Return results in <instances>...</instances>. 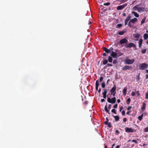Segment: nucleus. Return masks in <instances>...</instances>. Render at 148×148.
Wrapping results in <instances>:
<instances>
[{"label": "nucleus", "mask_w": 148, "mask_h": 148, "mask_svg": "<svg viewBox=\"0 0 148 148\" xmlns=\"http://www.w3.org/2000/svg\"><path fill=\"white\" fill-rule=\"evenodd\" d=\"M103 50L106 53H109L110 51V50L108 49L105 47H103Z\"/></svg>", "instance_id": "aec40b11"}, {"label": "nucleus", "mask_w": 148, "mask_h": 148, "mask_svg": "<svg viewBox=\"0 0 148 148\" xmlns=\"http://www.w3.org/2000/svg\"><path fill=\"white\" fill-rule=\"evenodd\" d=\"M88 103V101H85L84 102V104H87Z\"/></svg>", "instance_id": "864d4df0"}, {"label": "nucleus", "mask_w": 148, "mask_h": 148, "mask_svg": "<svg viewBox=\"0 0 148 148\" xmlns=\"http://www.w3.org/2000/svg\"><path fill=\"white\" fill-rule=\"evenodd\" d=\"M146 51L147 49H144L142 50L141 52V53L143 54L145 53L146 52Z\"/></svg>", "instance_id": "f704fd0d"}, {"label": "nucleus", "mask_w": 148, "mask_h": 148, "mask_svg": "<svg viewBox=\"0 0 148 148\" xmlns=\"http://www.w3.org/2000/svg\"><path fill=\"white\" fill-rule=\"evenodd\" d=\"M143 38L144 40H146L148 38V34H145L143 35Z\"/></svg>", "instance_id": "b1692460"}, {"label": "nucleus", "mask_w": 148, "mask_h": 148, "mask_svg": "<svg viewBox=\"0 0 148 148\" xmlns=\"http://www.w3.org/2000/svg\"><path fill=\"white\" fill-rule=\"evenodd\" d=\"M107 104L106 105L104 109L105 111L108 114H110V113L109 112V110L107 109Z\"/></svg>", "instance_id": "4be33fe9"}, {"label": "nucleus", "mask_w": 148, "mask_h": 148, "mask_svg": "<svg viewBox=\"0 0 148 148\" xmlns=\"http://www.w3.org/2000/svg\"><path fill=\"white\" fill-rule=\"evenodd\" d=\"M101 91V88H99V90H98V92L99 93H100Z\"/></svg>", "instance_id": "680f3d73"}, {"label": "nucleus", "mask_w": 148, "mask_h": 148, "mask_svg": "<svg viewBox=\"0 0 148 148\" xmlns=\"http://www.w3.org/2000/svg\"><path fill=\"white\" fill-rule=\"evenodd\" d=\"M136 93L138 96H139L140 95V94L138 91H136Z\"/></svg>", "instance_id": "49530a36"}, {"label": "nucleus", "mask_w": 148, "mask_h": 148, "mask_svg": "<svg viewBox=\"0 0 148 148\" xmlns=\"http://www.w3.org/2000/svg\"><path fill=\"white\" fill-rule=\"evenodd\" d=\"M111 107V105L110 104L108 107V109L110 110Z\"/></svg>", "instance_id": "603ef678"}, {"label": "nucleus", "mask_w": 148, "mask_h": 148, "mask_svg": "<svg viewBox=\"0 0 148 148\" xmlns=\"http://www.w3.org/2000/svg\"><path fill=\"white\" fill-rule=\"evenodd\" d=\"M118 105L117 104H115L113 106V108H116L117 107Z\"/></svg>", "instance_id": "c03bdc74"}, {"label": "nucleus", "mask_w": 148, "mask_h": 148, "mask_svg": "<svg viewBox=\"0 0 148 148\" xmlns=\"http://www.w3.org/2000/svg\"><path fill=\"white\" fill-rule=\"evenodd\" d=\"M123 109V106H122L121 107H120V110H119V111L120 112H121V110Z\"/></svg>", "instance_id": "5fc2aeb1"}, {"label": "nucleus", "mask_w": 148, "mask_h": 148, "mask_svg": "<svg viewBox=\"0 0 148 148\" xmlns=\"http://www.w3.org/2000/svg\"><path fill=\"white\" fill-rule=\"evenodd\" d=\"M105 86V83L104 82H103L101 84V87L103 88H104Z\"/></svg>", "instance_id": "72a5a7b5"}, {"label": "nucleus", "mask_w": 148, "mask_h": 148, "mask_svg": "<svg viewBox=\"0 0 148 148\" xmlns=\"http://www.w3.org/2000/svg\"><path fill=\"white\" fill-rule=\"evenodd\" d=\"M120 147V146H119V145H117L116 147V148H119V147Z\"/></svg>", "instance_id": "338daca9"}, {"label": "nucleus", "mask_w": 148, "mask_h": 148, "mask_svg": "<svg viewBox=\"0 0 148 148\" xmlns=\"http://www.w3.org/2000/svg\"><path fill=\"white\" fill-rule=\"evenodd\" d=\"M108 62H109L111 63L112 62V58L111 57L109 56L108 57Z\"/></svg>", "instance_id": "cd10ccee"}, {"label": "nucleus", "mask_w": 148, "mask_h": 148, "mask_svg": "<svg viewBox=\"0 0 148 148\" xmlns=\"http://www.w3.org/2000/svg\"><path fill=\"white\" fill-rule=\"evenodd\" d=\"M132 14H133L134 16L136 17H138L139 16V14L136 12H132Z\"/></svg>", "instance_id": "5701e85b"}, {"label": "nucleus", "mask_w": 148, "mask_h": 148, "mask_svg": "<svg viewBox=\"0 0 148 148\" xmlns=\"http://www.w3.org/2000/svg\"><path fill=\"white\" fill-rule=\"evenodd\" d=\"M112 66V64H110V63H108L107 64V65L106 66H105L104 67V69L106 68L107 67H110V66Z\"/></svg>", "instance_id": "2f4dec72"}, {"label": "nucleus", "mask_w": 148, "mask_h": 148, "mask_svg": "<svg viewBox=\"0 0 148 148\" xmlns=\"http://www.w3.org/2000/svg\"><path fill=\"white\" fill-rule=\"evenodd\" d=\"M148 130V127H147L145 128V131L146 132H147Z\"/></svg>", "instance_id": "bf43d9fd"}, {"label": "nucleus", "mask_w": 148, "mask_h": 148, "mask_svg": "<svg viewBox=\"0 0 148 148\" xmlns=\"http://www.w3.org/2000/svg\"><path fill=\"white\" fill-rule=\"evenodd\" d=\"M111 56L114 58H115L117 57V53L114 51H112L111 53Z\"/></svg>", "instance_id": "ddd939ff"}, {"label": "nucleus", "mask_w": 148, "mask_h": 148, "mask_svg": "<svg viewBox=\"0 0 148 148\" xmlns=\"http://www.w3.org/2000/svg\"><path fill=\"white\" fill-rule=\"evenodd\" d=\"M106 119V121H108V119L107 117Z\"/></svg>", "instance_id": "774afa93"}, {"label": "nucleus", "mask_w": 148, "mask_h": 148, "mask_svg": "<svg viewBox=\"0 0 148 148\" xmlns=\"http://www.w3.org/2000/svg\"><path fill=\"white\" fill-rule=\"evenodd\" d=\"M108 62V61L107 60L104 59L103 61V64L104 65L106 64Z\"/></svg>", "instance_id": "c756f323"}, {"label": "nucleus", "mask_w": 148, "mask_h": 148, "mask_svg": "<svg viewBox=\"0 0 148 148\" xmlns=\"http://www.w3.org/2000/svg\"><path fill=\"white\" fill-rule=\"evenodd\" d=\"M127 91V88L126 87H125L123 90V95L125 96L126 94Z\"/></svg>", "instance_id": "6ab92c4d"}, {"label": "nucleus", "mask_w": 148, "mask_h": 148, "mask_svg": "<svg viewBox=\"0 0 148 148\" xmlns=\"http://www.w3.org/2000/svg\"><path fill=\"white\" fill-rule=\"evenodd\" d=\"M138 7L137 5H135V6H134L133 7V8L132 9V10H134V11H136V10H138Z\"/></svg>", "instance_id": "c85d7f7f"}, {"label": "nucleus", "mask_w": 148, "mask_h": 148, "mask_svg": "<svg viewBox=\"0 0 148 148\" xmlns=\"http://www.w3.org/2000/svg\"><path fill=\"white\" fill-rule=\"evenodd\" d=\"M117 62L116 60H114L113 61V63L114 64H116Z\"/></svg>", "instance_id": "58836bf2"}, {"label": "nucleus", "mask_w": 148, "mask_h": 148, "mask_svg": "<svg viewBox=\"0 0 148 148\" xmlns=\"http://www.w3.org/2000/svg\"><path fill=\"white\" fill-rule=\"evenodd\" d=\"M130 111H127V112L126 114L127 115H129V114H130Z\"/></svg>", "instance_id": "052dcab7"}, {"label": "nucleus", "mask_w": 148, "mask_h": 148, "mask_svg": "<svg viewBox=\"0 0 148 148\" xmlns=\"http://www.w3.org/2000/svg\"><path fill=\"white\" fill-rule=\"evenodd\" d=\"M130 101H131V99L130 98H129L127 99L126 101V103L127 104L129 105L130 104Z\"/></svg>", "instance_id": "7c9ffc66"}, {"label": "nucleus", "mask_w": 148, "mask_h": 148, "mask_svg": "<svg viewBox=\"0 0 148 148\" xmlns=\"http://www.w3.org/2000/svg\"><path fill=\"white\" fill-rule=\"evenodd\" d=\"M103 78L102 77H101L100 78L99 81L98 80H96V90H98V87L99 85V82H101L103 80Z\"/></svg>", "instance_id": "7ed1b4c3"}, {"label": "nucleus", "mask_w": 148, "mask_h": 148, "mask_svg": "<svg viewBox=\"0 0 148 148\" xmlns=\"http://www.w3.org/2000/svg\"><path fill=\"white\" fill-rule=\"evenodd\" d=\"M134 61V59H132L131 60L129 59H126L125 60V63L128 64H133Z\"/></svg>", "instance_id": "f03ea898"}, {"label": "nucleus", "mask_w": 148, "mask_h": 148, "mask_svg": "<svg viewBox=\"0 0 148 148\" xmlns=\"http://www.w3.org/2000/svg\"><path fill=\"white\" fill-rule=\"evenodd\" d=\"M110 4V3L109 2L103 4V5H105L108 6Z\"/></svg>", "instance_id": "a19ab883"}, {"label": "nucleus", "mask_w": 148, "mask_h": 148, "mask_svg": "<svg viewBox=\"0 0 148 148\" xmlns=\"http://www.w3.org/2000/svg\"><path fill=\"white\" fill-rule=\"evenodd\" d=\"M137 21V18H133L132 19H131L130 21V22H131L133 24L136 22Z\"/></svg>", "instance_id": "f3484780"}, {"label": "nucleus", "mask_w": 148, "mask_h": 148, "mask_svg": "<svg viewBox=\"0 0 148 148\" xmlns=\"http://www.w3.org/2000/svg\"><path fill=\"white\" fill-rule=\"evenodd\" d=\"M116 85H114L113 87L110 90V92L111 93H113L114 92H116Z\"/></svg>", "instance_id": "f8f14e48"}, {"label": "nucleus", "mask_w": 148, "mask_h": 148, "mask_svg": "<svg viewBox=\"0 0 148 148\" xmlns=\"http://www.w3.org/2000/svg\"><path fill=\"white\" fill-rule=\"evenodd\" d=\"M107 125H108V127L109 128H110L112 127V125L110 122Z\"/></svg>", "instance_id": "c9c22d12"}, {"label": "nucleus", "mask_w": 148, "mask_h": 148, "mask_svg": "<svg viewBox=\"0 0 148 148\" xmlns=\"http://www.w3.org/2000/svg\"><path fill=\"white\" fill-rule=\"evenodd\" d=\"M145 99H148V91L146 93Z\"/></svg>", "instance_id": "e433bc0d"}, {"label": "nucleus", "mask_w": 148, "mask_h": 148, "mask_svg": "<svg viewBox=\"0 0 148 148\" xmlns=\"http://www.w3.org/2000/svg\"><path fill=\"white\" fill-rule=\"evenodd\" d=\"M125 131L127 133H132L134 132V130L131 128L126 127L125 129Z\"/></svg>", "instance_id": "1a4fd4ad"}, {"label": "nucleus", "mask_w": 148, "mask_h": 148, "mask_svg": "<svg viewBox=\"0 0 148 148\" xmlns=\"http://www.w3.org/2000/svg\"><path fill=\"white\" fill-rule=\"evenodd\" d=\"M121 101L120 99H118L117 100V102L118 103H119Z\"/></svg>", "instance_id": "6e6d98bb"}, {"label": "nucleus", "mask_w": 148, "mask_h": 148, "mask_svg": "<svg viewBox=\"0 0 148 148\" xmlns=\"http://www.w3.org/2000/svg\"><path fill=\"white\" fill-rule=\"evenodd\" d=\"M138 118L140 121H141L142 120L143 118L142 117V116H138Z\"/></svg>", "instance_id": "4c0bfd02"}, {"label": "nucleus", "mask_w": 148, "mask_h": 148, "mask_svg": "<svg viewBox=\"0 0 148 148\" xmlns=\"http://www.w3.org/2000/svg\"><path fill=\"white\" fill-rule=\"evenodd\" d=\"M108 122V121H105L104 122V123L105 124L107 125L108 124V123H109Z\"/></svg>", "instance_id": "3c124183"}, {"label": "nucleus", "mask_w": 148, "mask_h": 148, "mask_svg": "<svg viewBox=\"0 0 148 148\" xmlns=\"http://www.w3.org/2000/svg\"><path fill=\"white\" fill-rule=\"evenodd\" d=\"M131 95L132 96H134L135 95V93L132 92L131 93Z\"/></svg>", "instance_id": "a18cd8bd"}, {"label": "nucleus", "mask_w": 148, "mask_h": 148, "mask_svg": "<svg viewBox=\"0 0 148 148\" xmlns=\"http://www.w3.org/2000/svg\"><path fill=\"white\" fill-rule=\"evenodd\" d=\"M115 132L117 135H118L119 133V131L118 130H116L115 131Z\"/></svg>", "instance_id": "8fccbe9b"}, {"label": "nucleus", "mask_w": 148, "mask_h": 148, "mask_svg": "<svg viewBox=\"0 0 148 148\" xmlns=\"http://www.w3.org/2000/svg\"><path fill=\"white\" fill-rule=\"evenodd\" d=\"M116 93V92H114L113 93H111V94L113 96H114L115 95Z\"/></svg>", "instance_id": "69168bd1"}, {"label": "nucleus", "mask_w": 148, "mask_h": 148, "mask_svg": "<svg viewBox=\"0 0 148 148\" xmlns=\"http://www.w3.org/2000/svg\"><path fill=\"white\" fill-rule=\"evenodd\" d=\"M132 68V67L129 65H125L122 68L123 70L125 71L127 70H129Z\"/></svg>", "instance_id": "6e6552de"}, {"label": "nucleus", "mask_w": 148, "mask_h": 148, "mask_svg": "<svg viewBox=\"0 0 148 148\" xmlns=\"http://www.w3.org/2000/svg\"><path fill=\"white\" fill-rule=\"evenodd\" d=\"M125 32H126V31H125ZM125 33V32H124V31H119L118 33V34L120 35H123Z\"/></svg>", "instance_id": "bb28decb"}, {"label": "nucleus", "mask_w": 148, "mask_h": 148, "mask_svg": "<svg viewBox=\"0 0 148 148\" xmlns=\"http://www.w3.org/2000/svg\"><path fill=\"white\" fill-rule=\"evenodd\" d=\"M143 41V40L142 38H140L139 39V45L138 46L139 48H140L141 47L142 42Z\"/></svg>", "instance_id": "dca6fc26"}, {"label": "nucleus", "mask_w": 148, "mask_h": 148, "mask_svg": "<svg viewBox=\"0 0 148 148\" xmlns=\"http://www.w3.org/2000/svg\"><path fill=\"white\" fill-rule=\"evenodd\" d=\"M131 16L130 15H129L127 17L125 21V25H126L128 23V21L130 20Z\"/></svg>", "instance_id": "9d476101"}, {"label": "nucleus", "mask_w": 148, "mask_h": 148, "mask_svg": "<svg viewBox=\"0 0 148 148\" xmlns=\"http://www.w3.org/2000/svg\"><path fill=\"white\" fill-rule=\"evenodd\" d=\"M107 101L109 103L114 104L116 102V98L115 97H114L111 99L110 97H108L107 99Z\"/></svg>", "instance_id": "20e7f679"}, {"label": "nucleus", "mask_w": 148, "mask_h": 148, "mask_svg": "<svg viewBox=\"0 0 148 148\" xmlns=\"http://www.w3.org/2000/svg\"><path fill=\"white\" fill-rule=\"evenodd\" d=\"M146 107V104L145 103H143L142 106L141 108V110L144 111L145 110Z\"/></svg>", "instance_id": "2eb2a0df"}, {"label": "nucleus", "mask_w": 148, "mask_h": 148, "mask_svg": "<svg viewBox=\"0 0 148 148\" xmlns=\"http://www.w3.org/2000/svg\"><path fill=\"white\" fill-rule=\"evenodd\" d=\"M128 26L130 27L133 28L134 26V24L129 21L128 23Z\"/></svg>", "instance_id": "412c9836"}, {"label": "nucleus", "mask_w": 148, "mask_h": 148, "mask_svg": "<svg viewBox=\"0 0 148 148\" xmlns=\"http://www.w3.org/2000/svg\"><path fill=\"white\" fill-rule=\"evenodd\" d=\"M107 92V91L105 89L104 90V92H102V94L103 95V97L105 99L106 97V94Z\"/></svg>", "instance_id": "4468645a"}, {"label": "nucleus", "mask_w": 148, "mask_h": 148, "mask_svg": "<svg viewBox=\"0 0 148 148\" xmlns=\"http://www.w3.org/2000/svg\"><path fill=\"white\" fill-rule=\"evenodd\" d=\"M103 55L104 56H107V55H106V53H103Z\"/></svg>", "instance_id": "13d9d810"}, {"label": "nucleus", "mask_w": 148, "mask_h": 148, "mask_svg": "<svg viewBox=\"0 0 148 148\" xmlns=\"http://www.w3.org/2000/svg\"><path fill=\"white\" fill-rule=\"evenodd\" d=\"M112 112L114 113L115 114H116V110L115 109H112L111 110Z\"/></svg>", "instance_id": "473e14b6"}, {"label": "nucleus", "mask_w": 148, "mask_h": 148, "mask_svg": "<svg viewBox=\"0 0 148 148\" xmlns=\"http://www.w3.org/2000/svg\"><path fill=\"white\" fill-rule=\"evenodd\" d=\"M114 118L115 119V121H119V117L118 116H114Z\"/></svg>", "instance_id": "393cba45"}, {"label": "nucleus", "mask_w": 148, "mask_h": 148, "mask_svg": "<svg viewBox=\"0 0 148 148\" xmlns=\"http://www.w3.org/2000/svg\"><path fill=\"white\" fill-rule=\"evenodd\" d=\"M123 16H126V14L125 13H123Z\"/></svg>", "instance_id": "e2e57ef3"}, {"label": "nucleus", "mask_w": 148, "mask_h": 148, "mask_svg": "<svg viewBox=\"0 0 148 148\" xmlns=\"http://www.w3.org/2000/svg\"><path fill=\"white\" fill-rule=\"evenodd\" d=\"M105 101V100H104V99H102L101 100V101L102 102H104Z\"/></svg>", "instance_id": "4d7b16f0"}, {"label": "nucleus", "mask_w": 148, "mask_h": 148, "mask_svg": "<svg viewBox=\"0 0 148 148\" xmlns=\"http://www.w3.org/2000/svg\"><path fill=\"white\" fill-rule=\"evenodd\" d=\"M132 107L131 106H129L127 108V109L128 110H129L130 109L132 108Z\"/></svg>", "instance_id": "09e8293b"}, {"label": "nucleus", "mask_w": 148, "mask_h": 148, "mask_svg": "<svg viewBox=\"0 0 148 148\" xmlns=\"http://www.w3.org/2000/svg\"><path fill=\"white\" fill-rule=\"evenodd\" d=\"M122 114L123 116H124L125 114V112L124 110H123L122 112Z\"/></svg>", "instance_id": "79ce46f5"}, {"label": "nucleus", "mask_w": 148, "mask_h": 148, "mask_svg": "<svg viewBox=\"0 0 148 148\" xmlns=\"http://www.w3.org/2000/svg\"><path fill=\"white\" fill-rule=\"evenodd\" d=\"M127 4L125 3L122 5L118 6L117 8V10H121L127 6Z\"/></svg>", "instance_id": "0eeeda50"}, {"label": "nucleus", "mask_w": 148, "mask_h": 148, "mask_svg": "<svg viewBox=\"0 0 148 148\" xmlns=\"http://www.w3.org/2000/svg\"><path fill=\"white\" fill-rule=\"evenodd\" d=\"M117 25L118 27L120 28V27H121L122 26V25L120 23V24H118Z\"/></svg>", "instance_id": "ea45409f"}, {"label": "nucleus", "mask_w": 148, "mask_h": 148, "mask_svg": "<svg viewBox=\"0 0 148 148\" xmlns=\"http://www.w3.org/2000/svg\"><path fill=\"white\" fill-rule=\"evenodd\" d=\"M148 64L146 63H143L140 64L139 67V69L142 70H144L148 67Z\"/></svg>", "instance_id": "f257e3e1"}, {"label": "nucleus", "mask_w": 148, "mask_h": 148, "mask_svg": "<svg viewBox=\"0 0 148 148\" xmlns=\"http://www.w3.org/2000/svg\"><path fill=\"white\" fill-rule=\"evenodd\" d=\"M146 20V17H144L142 19V21L141 22L140 25H142L143 24L145 23V21Z\"/></svg>", "instance_id": "a878e982"}, {"label": "nucleus", "mask_w": 148, "mask_h": 148, "mask_svg": "<svg viewBox=\"0 0 148 148\" xmlns=\"http://www.w3.org/2000/svg\"><path fill=\"white\" fill-rule=\"evenodd\" d=\"M128 42V41L126 38H124L121 40L119 42V44L122 45L127 43Z\"/></svg>", "instance_id": "423d86ee"}, {"label": "nucleus", "mask_w": 148, "mask_h": 148, "mask_svg": "<svg viewBox=\"0 0 148 148\" xmlns=\"http://www.w3.org/2000/svg\"><path fill=\"white\" fill-rule=\"evenodd\" d=\"M133 36L134 38H137V39L135 40L137 41L138 40V39L140 37V34H134Z\"/></svg>", "instance_id": "9b49d317"}, {"label": "nucleus", "mask_w": 148, "mask_h": 148, "mask_svg": "<svg viewBox=\"0 0 148 148\" xmlns=\"http://www.w3.org/2000/svg\"><path fill=\"white\" fill-rule=\"evenodd\" d=\"M144 10V8L141 7H138L137 11L140 12H143Z\"/></svg>", "instance_id": "a211bd4d"}, {"label": "nucleus", "mask_w": 148, "mask_h": 148, "mask_svg": "<svg viewBox=\"0 0 148 148\" xmlns=\"http://www.w3.org/2000/svg\"><path fill=\"white\" fill-rule=\"evenodd\" d=\"M132 142H134L135 143H138V142H137V141L136 140H135V139H133V140H132Z\"/></svg>", "instance_id": "37998d69"}, {"label": "nucleus", "mask_w": 148, "mask_h": 148, "mask_svg": "<svg viewBox=\"0 0 148 148\" xmlns=\"http://www.w3.org/2000/svg\"><path fill=\"white\" fill-rule=\"evenodd\" d=\"M123 122H125L127 121V119L126 118H125L123 119Z\"/></svg>", "instance_id": "de8ad7c7"}, {"label": "nucleus", "mask_w": 148, "mask_h": 148, "mask_svg": "<svg viewBox=\"0 0 148 148\" xmlns=\"http://www.w3.org/2000/svg\"><path fill=\"white\" fill-rule=\"evenodd\" d=\"M125 46L126 48H130L132 47L134 48L136 47V45L134 43L130 42L128 44H126L125 45Z\"/></svg>", "instance_id": "39448f33"}, {"label": "nucleus", "mask_w": 148, "mask_h": 148, "mask_svg": "<svg viewBox=\"0 0 148 148\" xmlns=\"http://www.w3.org/2000/svg\"><path fill=\"white\" fill-rule=\"evenodd\" d=\"M148 78V74H147L146 76V78L145 79H147Z\"/></svg>", "instance_id": "0e129e2a"}]
</instances>
